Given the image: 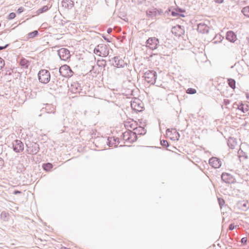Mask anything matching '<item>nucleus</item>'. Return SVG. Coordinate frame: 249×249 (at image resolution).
Segmentation results:
<instances>
[{
  "instance_id": "1",
  "label": "nucleus",
  "mask_w": 249,
  "mask_h": 249,
  "mask_svg": "<svg viewBox=\"0 0 249 249\" xmlns=\"http://www.w3.org/2000/svg\"><path fill=\"white\" fill-rule=\"evenodd\" d=\"M94 53L99 56L106 57L109 54V49L106 44H100L95 48Z\"/></svg>"
},
{
  "instance_id": "2",
  "label": "nucleus",
  "mask_w": 249,
  "mask_h": 249,
  "mask_svg": "<svg viewBox=\"0 0 249 249\" xmlns=\"http://www.w3.org/2000/svg\"><path fill=\"white\" fill-rule=\"evenodd\" d=\"M143 77L148 83L153 85L156 82L157 73L154 71L147 70L144 73Z\"/></svg>"
},
{
  "instance_id": "3",
  "label": "nucleus",
  "mask_w": 249,
  "mask_h": 249,
  "mask_svg": "<svg viewBox=\"0 0 249 249\" xmlns=\"http://www.w3.org/2000/svg\"><path fill=\"white\" fill-rule=\"evenodd\" d=\"M38 77L39 82L44 84H47L50 80V73L48 70H41L38 72Z\"/></svg>"
},
{
  "instance_id": "4",
  "label": "nucleus",
  "mask_w": 249,
  "mask_h": 249,
  "mask_svg": "<svg viewBox=\"0 0 249 249\" xmlns=\"http://www.w3.org/2000/svg\"><path fill=\"white\" fill-rule=\"evenodd\" d=\"M59 72L63 77H71L73 75V71L67 65L61 66L59 69Z\"/></svg>"
},
{
  "instance_id": "5",
  "label": "nucleus",
  "mask_w": 249,
  "mask_h": 249,
  "mask_svg": "<svg viewBox=\"0 0 249 249\" xmlns=\"http://www.w3.org/2000/svg\"><path fill=\"white\" fill-rule=\"evenodd\" d=\"M159 41L155 37H150L146 41V46L151 50H155L159 45Z\"/></svg>"
},
{
  "instance_id": "6",
  "label": "nucleus",
  "mask_w": 249,
  "mask_h": 249,
  "mask_svg": "<svg viewBox=\"0 0 249 249\" xmlns=\"http://www.w3.org/2000/svg\"><path fill=\"white\" fill-rule=\"evenodd\" d=\"M57 53L60 58L62 60L67 61L71 57L70 51L66 48H61L58 50Z\"/></svg>"
},
{
  "instance_id": "7",
  "label": "nucleus",
  "mask_w": 249,
  "mask_h": 249,
  "mask_svg": "<svg viewBox=\"0 0 249 249\" xmlns=\"http://www.w3.org/2000/svg\"><path fill=\"white\" fill-rule=\"evenodd\" d=\"M110 61L112 65L117 68H123L126 65V63L120 56H115Z\"/></svg>"
},
{
  "instance_id": "8",
  "label": "nucleus",
  "mask_w": 249,
  "mask_h": 249,
  "mask_svg": "<svg viewBox=\"0 0 249 249\" xmlns=\"http://www.w3.org/2000/svg\"><path fill=\"white\" fill-rule=\"evenodd\" d=\"M12 145L14 151L17 153L21 152L24 150L23 143L20 140H16L14 141Z\"/></svg>"
},
{
  "instance_id": "9",
  "label": "nucleus",
  "mask_w": 249,
  "mask_h": 249,
  "mask_svg": "<svg viewBox=\"0 0 249 249\" xmlns=\"http://www.w3.org/2000/svg\"><path fill=\"white\" fill-rule=\"evenodd\" d=\"M163 13L161 10H159L155 8L148 9L146 11V14L151 18H154L157 15H160Z\"/></svg>"
},
{
  "instance_id": "10",
  "label": "nucleus",
  "mask_w": 249,
  "mask_h": 249,
  "mask_svg": "<svg viewBox=\"0 0 249 249\" xmlns=\"http://www.w3.org/2000/svg\"><path fill=\"white\" fill-rule=\"evenodd\" d=\"M209 162L214 168H219L221 165V162L220 160L215 157L211 158L209 160Z\"/></svg>"
},
{
  "instance_id": "11",
  "label": "nucleus",
  "mask_w": 249,
  "mask_h": 249,
  "mask_svg": "<svg viewBox=\"0 0 249 249\" xmlns=\"http://www.w3.org/2000/svg\"><path fill=\"white\" fill-rule=\"evenodd\" d=\"M221 179L226 183H231L233 182L232 176L227 173H223L221 175Z\"/></svg>"
},
{
  "instance_id": "12",
  "label": "nucleus",
  "mask_w": 249,
  "mask_h": 249,
  "mask_svg": "<svg viewBox=\"0 0 249 249\" xmlns=\"http://www.w3.org/2000/svg\"><path fill=\"white\" fill-rule=\"evenodd\" d=\"M172 33L177 36H180L183 32L180 25H177L172 27L171 29Z\"/></svg>"
},
{
  "instance_id": "13",
  "label": "nucleus",
  "mask_w": 249,
  "mask_h": 249,
  "mask_svg": "<svg viewBox=\"0 0 249 249\" xmlns=\"http://www.w3.org/2000/svg\"><path fill=\"white\" fill-rule=\"evenodd\" d=\"M142 103L140 101H133L131 103V107L132 108L136 111H141L142 109Z\"/></svg>"
},
{
  "instance_id": "14",
  "label": "nucleus",
  "mask_w": 249,
  "mask_h": 249,
  "mask_svg": "<svg viewBox=\"0 0 249 249\" xmlns=\"http://www.w3.org/2000/svg\"><path fill=\"white\" fill-rule=\"evenodd\" d=\"M197 30L199 32L204 34L208 33L209 27L204 23H200L197 25Z\"/></svg>"
},
{
  "instance_id": "15",
  "label": "nucleus",
  "mask_w": 249,
  "mask_h": 249,
  "mask_svg": "<svg viewBox=\"0 0 249 249\" xmlns=\"http://www.w3.org/2000/svg\"><path fill=\"white\" fill-rule=\"evenodd\" d=\"M82 90L80 84L77 82H74L71 85V90L73 93H80Z\"/></svg>"
},
{
  "instance_id": "16",
  "label": "nucleus",
  "mask_w": 249,
  "mask_h": 249,
  "mask_svg": "<svg viewBox=\"0 0 249 249\" xmlns=\"http://www.w3.org/2000/svg\"><path fill=\"white\" fill-rule=\"evenodd\" d=\"M45 109L48 113H54L55 112V107L52 105L49 104H46L45 105V107H43L42 109Z\"/></svg>"
},
{
  "instance_id": "17",
  "label": "nucleus",
  "mask_w": 249,
  "mask_h": 249,
  "mask_svg": "<svg viewBox=\"0 0 249 249\" xmlns=\"http://www.w3.org/2000/svg\"><path fill=\"white\" fill-rule=\"evenodd\" d=\"M62 5L66 8L71 9L74 6V2L71 0H63Z\"/></svg>"
},
{
  "instance_id": "18",
  "label": "nucleus",
  "mask_w": 249,
  "mask_h": 249,
  "mask_svg": "<svg viewBox=\"0 0 249 249\" xmlns=\"http://www.w3.org/2000/svg\"><path fill=\"white\" fill-rule=\"evenodd\" d=\"M117 142H119V138L115 137H108L107 139V143L109 146H116Z\"/></svg>"
},
{
  "instance_id": "19",
  "label": "nucleus",
  "mask_w": 249,
  "mask_h": 249,
  "mask_svg": "<svg viewBox=\"0 0 249 249\" xmlns=\"http://www.w3.org/2000/svg\"><path fill=\"white\" fill-rule=\"evenodd\" d=\"M226 38L231 42H234L236 39V36L232 31H228L226 34Z\"/></svg>"
},
{
  "instance_id": "20",
  "label": "nucleus",
  "mask_w": 249,
  "mask_h": 249,
  "mask_svg": "<svg viewBox=\"0 0 249 249\" xmlns=\"http://www.w3.org/2000/svg\"><path fill=\"white\" fill-rule=\"evenodd\" d=\"M30 148V154H36L39 149V145L36 143H34L32 144V146Z\"/></svg>"
},
{
  "instance_id": "21",
  "label": "nucleus",
  "mask_w": 249,
  "mask_h": 249,
  "mask_svg": "<svg viewBox=\"0 0 249 249\" xmlns=\"http://www.w3.org/2000/svg\"><path fill=\"white\" fill-rule=\"evenodd\" d=\"M133 131L136 135H144L146 133V130L144 127L142 126L137 127L135 128H133Z\"/></svg>"
},
{
  "instance_id": "22",
  "label": "nucleus",
  "mask_w": 249,
  "mask_h": 249,
  "mask_svg": "<svg viewBox=\"0 0 249 249\" xmlns=\"http://www.w3.org/2000/svg\"><path fill=\"white\" fill-rule=\"evenodd\" d=\"M123 139L128 142H130V130L126 131L122 134Z\"/></svg>"
},
{
  "instance_id": "23",
  "label": "nucleus",
  "mask_w": 249,
  "mask_h": 249,
  "mask_svg": "<svg viewBox=\"0 0 249 249\" xmlns=\"http://www.w3.org/2000/svg\"><path fill=\"white\" fill-rule=\"evenodd\" d=\"M0 218L4 221H8L9 218V213L5 211H3L0 214Z\"/></svg>"
},
{
  "instance_id": "24",
  "label": "nucleus",
  "mask_w": 249,
  "mask_h": 249,
  "mask_svg": "<svg viewBox=\"0 0 249 249\" xmlns=\"http://www.w3.org/2000/svg\"><path fill=\"white\" fill-rule=\"evenodd\" d=\"M137 139V136L132 131L130 130V143L135 142Z\"/></svg>"
},
{
  "instance_id": "25",
  "label": "nucleus",
  "mask_w": 249,
  "mask_h": 249,
  "mask_svg": "<svg viewBox=\"0 0 249 249\" xmlns=\"http://www.w3.org/2000/svg\"><path fill=\"white\" fill-rule=\"evenodd\" d=\"M29 61L25 58H22L20 61V65L25 68H28L29 66Z\"/></svg>"
},
{
  "instance_id": "26",
  "label": "nucleus",
  "mask_w": 249,
  "mask_h": 249,
  "mask_svg": "<svg viewBox=\"0 0 249 249\" xmlns=\"http://www.w3.org/2000/svg\"><path fill=\"white\" fill-rule=\"evenodd\" d=\"M38 35V32L37 30H35L32 32L29 33L27 35V38L31 39L33 38L36 36Z\"/></svg>"
},
{
  "instance_id": "27",
  "label": "nucleus",
  "mask_w": 249,
  "mask_h": 249,
  "mask_svg": "<svg viewBox=\"0 0 249 249\" xmlns=\"http://www.w3.org/2000/svg\"><path fill=\"white\" fill-rule=\"evenodd\" d=\"M229 86L232 89L235 88V81L231 78L228 79V80Z\"/></svg>"
},
{
  "instance_id": "28",
  "label": "nucleus",
  "mask_w": 249,
  "mask_h": 249,
  "mask_svg": "<svg viewBox=\"0 0 249 249\" xmlns=\"http://www.w3.org/2000/svg\"><path fill=\"white\" fill-rule=\"evenodd\" d=\"M53 167V164L51 163H47L43 165V168L46 171H50Z\"/></svg>"
},
{
  "instance_id": "29",
  "label": "nucleus",
  "mask_w": 249,
  "mask_h": 249,
  "mask_svg": "<svg viewBox=\"0 0 249 249\" xmlns=\"http://www.w3.org/2000/svg\"><path fill=\"white\" fill-rule=\"evenodd\" d=\"M242 12L245 16L249 18V6L243 8L242 10Z\"/></svg>"
},
{
  "instance_id": "30",
  "label": "nucleus",
  "mask_w": 249,
  "mask_h": 249,
  "mask_svg": "<svg viewBox=\"0 0 249 249\" xmlns=\"http://www.w3.org/2000/svg\"><path fill=\"white\" fill-rule=\"evenodd\" d=\"M248 105H246V107H244V105L241 104L240 105L238 106V109L241 110L242 112L245 113L248 110Z\"/></svg>"
},
{
  "instance_id": "31",
  "label": "nucleus",
  "mask_w": 249,
  "mask_h": 249,
  "mask_svg": "<svg viewBox=\"0 0 249 249\" xmlns=\"http://www.w3.org/2000/svg\"><path fill=\"white\" fill-rule=\"evenodd\" d=\"M49 9V7L47 5H45L43 6L42 8L39 9L37 10L38 14L42 13L47 11Z\"/></svg>"
},
{
  "instance_id": "32",
  "label": "nucleus",
  "mask_w": 249,
  "mask_h": 249,
  "mask_svg": "<svg viewBox=\"0 0 249 249\" xmlns=\"http://www.w3.org/2000/svg\"><path fill=\"white\" fill-rule=\"evenodd\" d=\"M186 92L188 94H194L196 92V90L194 89L189 88L187 89Z\"/></svg>"
},
{
  "instance_id": "33",
  "label": "nucleus",
  "mask_w": 249,
  "mask_h": 249,
  "mask_svg": "<svg viewBox=\"0 0 249 249\" xmlns=\"http://www.w3.org/2000/svg\"><path fill=\"white\" fill-rule=\"evenodd\" d=\"M160 144H161L162 146L165 147H167L169 145L168 142L166 140H164L160 141Z\"/></svg>"
},
{
  "instance_id": "34",
  "label": "nucleus",
  "mask_w": 249,
  "mask_h": 249,
  "mask_svg": "<svg viewBox=\"0 0 249 249\" xmlns=\"http://www.w3.org/2000/svg\"><path fill=\"white\" fill-rule=\"evenodd\" d=\"M5 65V62L3 59L0 57V70H1Z\"/></svg>"
},
{
  "instance_id": "35",
  "label": "nucleus",
  "mask_w": 249,
  "mask_h": 249,
  "mask_svg": "<svg viewBox=\"0 0 249 249\" xmlns=\"http://www.w3.org/2000/svg\"><path fill=\"white\" fill-rule=\"evenodd\" d=\"M16 17V14L15 13H11L9 14V15H8V18L9 19H12L13 18H15Z\"/></svg>"
},
{
  "instance_id": "36",
  "label": "nucleus",
  "mask_w": 249,
  "mask_h": 249,
  "mask_svg": "<svg viewBox=\"0 0 249 249\" xmlns=\"http://www.w3.org/2000/svg\"><path fill=\"white\" fill-rule=\"evenodd\" d=\"M218 201L220 207H221L225 203V201L222 198H218Z\"/></svg>"
},
{
  "instance_id": "37",
  "label": "nucleus",
  "mask_w": 249,
  "mask_h": 249,
  "mask_svg": "<svg viewBox=\"0 0 249 249\" xmlns=\"http://www.w3.org/2000/svg\"><path fill=\"white\" fill-rule=\"evenodd\" d=\"M24 11V8L22 7H19L18 10H17V12L18 13V14H20L21 13H22L23 11Z\"/></svg>"
},
{
  "instance_id": "38",
  "label": "nucleus",
  "mask_w": 249,
  "mask_h": 249,
  "mask_svg": "<svg viewBox=\"0 0 249 249\" xmlns=\"http://www.w3.org/2000/svg\"><path fill=\"white\" fill-rule=\"evenodd\" d=\"M241 242L242 243H244V244L246 243L247 242V237H243V238H242L241 239Z\"/></svg>"
},
{
  "instance_id": "39",
  "label": "nucleus",
  "mask_w": 249,
  "mask_h": 249,
  "mask_svg": "<svg viewBox=\"0 0 249 249\" xmlns=\"http://www.w3.org/2000/svg\"><path fill=\"white\" fill-rule=\"evenodd\" d=\"M234 229V226L232 224H231L229 225V230L230 231H232L233 230V229Z\"/></svg>"
},
{
  "instance_id": "40",
  "label": "nucleus",
  "mask_w": 249,
  "mask_h": 249,
  "mask_svg": "<svg viewBox=\"0 0 249 249\" xmlns=\"http://www.w3.org/2000/svg\"><path fill=\"white\" fill-rule=\"evenodd\" d=\"M224 103L225 105H228L230 103V101L228 99H224Z\"/></svg>"
},
{
  "instance_id": "41",
  "label": "nucleus",
  "mask_w": 249,
  "mask_h": 249,
  "mask_svg": "<svg viewBox=\"0 0 249 249\" xmlns=\"http://www.w3.org/2000/svg\"><path fill=\"white\" fill-rule=\"evenodd\" d=\"M214 1L216 3H222L223 2L224 0H215Z\"/></svg>"
},
{
  "instance_id": "42",
  "label": "nucleus",
  "mask_w": 249,
  "mask_h": 249,
  "mask_svg": "<svg viewBox=\"0 0 249 249\" xmlns=\"http://www.w3.org/2000/svg\"><path fill=\"white\" fill-rule=\"evenodd\" d=\"M21 192L20 191H18V190H15L13 192V194L14 195H17V194H21Z\"/></svg>"
},
{
  "instance_id": "43",
  "label": "nucleus",
  "mask_w": 249,
  "mask_h": 249,
  "mask_svg": "<svg viewBox=\"0 0 249 249\" xmlns=\"http://www.w3.org/2000/svg\"><path fill=\"white\" fill-rule=\"evenodd\" d=\"M8 46V44L6 45L5 46H0V50H2L4 49H5L6 48H7V47Z\"/></svg>"
},
{
  "instance_id": "44",
  "label": "nucleus",
  "mask_w": 249,
  "mask_h": 249,
  "mask_svg": "<svg viewBox=\"0 0 249 249\" xmlns=\"http://www.w3.org/2000/svg\"><path fill=\"white\" fill-rule=\"evenodd\" d=\"M112 29L111 28H108L107 29V32L108 33V34H110V33H111L112 32Z\"/></svg>"
},
{
  "instance_id": "45",
  "label": "nucleus",
  "mask_w": 249,
  "mask_h": 249,
  "mask_svg": "<svg viewBox=\"0 0 249 249\" xmlns=\"http://www.w3.org/2000/svg\"><path fill=\"white\" fill-rule=\"evenodd\" d=\"M246 98L249 101V93H247L246 94Z\"/></svg>"
},
{
  "instance_id": "46",
  "label": "nucleus",
  "mask_w": 249,
  "mask_h": 249,
  "mask_svg": "<svg viewBox=\"0 0 249 249\" xmlns=\"http://www.w3.org/2000/svg\"><path fill=\"white\" fill-rule=\"evenodd\" d=\"M172 15L173 16H176V15H178V14H177V13H176V12H172Z\"/></svg>"
},
{
  "instance_id": "47",
  "label": "nucleus",
  "mask_w": 249,
  "mask_h": 249,
  "mask_svg": "<svg viewBox=\"0 0 249 249\" xmlns=\"http://www.w3.org/2000/svg\"><path fill=\"white\" fill-rule=\"evenodd\" d=\"M133 125V124H131V125H130V127L133 129V128H134L133 127V125Z\"/></svg>"
},
{
  "instance_id": "48",
  "label": "nucleus",
  "mask_w": 249,
  "mask_h": 249,
  "mask_svg": "<svg viewBox=\"0 0 249 249\" xmlns=\"http://www.w3.org/2000/svg\"><path fill=\"white\" fill-rule=\"evenodd\" d=\"M170 132V129H167L166 130V132Z\"/></svg>"
},
{
  "instance_id": "49",
  "label": "nucleus",
  "mask_w": 249,
  "mask_h": 249,
  "mask_svg": "<svg viewBox=\"0 0 249 249\" xmlns=\"http://www.w3.org/2000/svg\"><path fill=\"white\" fill-rule=\"evenodd\" d=\"M243 156L245 157L246 159L247 158V156H245V155H243Z\"/></svg>"
},
{
  "instance_id": "50",
  "label": "nucleus",
  "mask_w": 249,
  "mask_h": 249,
  "mask_svg": "<svg viewBox=\"0 0 249 249\" xmlns=\"http://www.w3.org/2000/svg\"><path fill=\"white\" fill-rule=\"evenodd\" d=\"M243 205L244 206L246 207V205L245 204H244Z\"/></svg>"
}]
</instances>
